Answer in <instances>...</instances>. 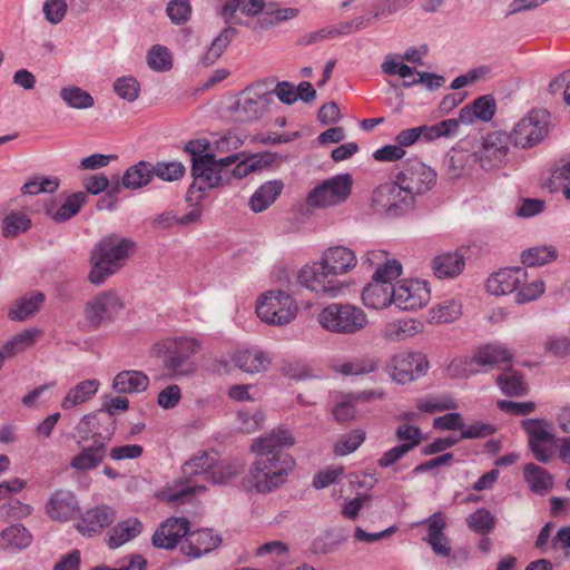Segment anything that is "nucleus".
Returning <instances> with one entry per match:
<instances>
[{
    "label": "nucleus",
    "instance_id": "nucleus-1",
    "mask_svg": "<svg viewBox=\"0 0 570 570\" xmlns=\"http://www.w3.org/2000/svg\"><path fill=\"white\" fill-rule=\"evenodd\" d=\"M294 443V436L284 428H275L253 442L252 450L256 453V459L247 476L252 490L271 493L286 483L295 461L284 448Z\"/></svg>",
    "mask_w": 570,
    "mask_h": 570
},
{
    "label": "nucleus",
    "instance_id": "nucleus-2",
    "mask_svg": "<svg viewBox=\"0 0 570 570\" xmlns=\"http://www.w3.org/2000/svg\"><path fill=\"white\" fill-rule=\"evenodd\" d=\"M356 263L353 250L344 246L331 247L323 253L320 262L301 269L298 281L312 292L337 297L343 293V286L337 276L354 268Z\"/></svg>",
    "mask_w": 570,
    "mask_h": 570
},
{
    "label": "nucleus",
    "instance_id": "nucleus-3",
    "mask_svg": "<svg viewBox=\"0 0 570 570\" xmlns=\"http://www.w3.org/2000/svg\"><path fill=\"white\" fill-rule=\"evenodd\" d=\"M135 249L136 243L119 234L112 233L101 237L90 253L89 282L94 285L104 284L125 266Z\"/></svg>",
    "mask_w": 570,
    "mask_h": 570
},
{
    "label": "nucleus",
    "instance_id": "nucleus-4",
    "mask_svg": "<svg viewBox=\"0 0 570 570\" xmlns=\"http://www.w3.org/2000/svg\"><path fill=\"white\" fill-rule=\"evenodd\" d=\"M183 478H185V485L176 489H169L164 493L167 502L173 504H181L187 501L198 491H204L205 485L198 483L200 480L210 482L213 484H222L227 482L230 473L225 474L217 465V460L207 452L195 455L189 459L181 466Z\"/></svg>",
    "mask_w": 570,
    "mask_h": 570
},
{
    "label": "nucleus",
    "instance_id": "nucleus-5",
    "mask_svg": "<svg viewBox=\"0 0 570 570\" xmlns=\"http://www.w3.org/2000/svg\"><path fill=\"white\" fill-rule=\"evenodd\" d=\"M200 344L191 337H175L164 340L155 345V354L161 360V367L168 379L191 377L197 371L193 360Z\"/></svg>",
    "mask_w": 570,
    "mask_h": 570
},
{
    "label": "nucleus",
    "instance_id": "nucleus-6",
    "mask_svg": "<svg viewBox=\"0 0 570 570\" xmlns=\"http://www.w3.org/2000/svg\"><path fill=\"white\" fill-rule=\"evenodd\" d=\"M317 321L324 330L346 335L362 331L368 323L366 313L350 303L328 304L318 313Z\"/></svg>",
    "mask_w": 570,
    "mask_h": 570
},
{
    "label": "nucleus",
    "instance_id": "nucleus-7",
    "mask_svg": "<svg viewBox=\"0 0 570 570\" xmlns=\"http://www.w3.org/2000/svg\"><path fill=\"white\" fill-rule=\"evenodd\" d=\"M353 178L351 174H340L315 186L307 195L311 207L325 208L344 203L351 195Z\"/></svg>",
    "mask_w": 570,
    "mask_h": 570
},
{
    "label": "nucleus",
    "instance_id": "nucleus-8",
    "mask_svg": "<svg viewBox=\"0 0 570 570\" xmlns=\"http://www.w3.org/2000/svg\"><path fill=\"white\" fill-rule=\"evenodd\" d=\"M436 183V173L417 158L407 159L394 175V188L405 189L417 196L430 190Z\"/></svg>",
    "mask_w": 570,
    "mask_h": 570
},
{
    "label": "nucleus",
    "instance_id": "nucleus-9",
    "mask_svg": "<svg viewBox=\"0 0 570 570\" xmlns=\"http://www.w3.org/2000/svg\"><path fill=\"white\" fill-rule=\"evenodd\" d=\"M296 312L294 299L283 291L267 292L256 306V314L263 322L277 326L288 324Z\"/></svg>",
    "mask_w": 570,
    "mask_h": 570
},
{
    "label": "nucleus",
    "instance_id": "nucleus-10",
    "mask_svg": "<svg viewBox=\"0 0 570 570\" xmlns=\"http://www.w3.org/2000/svg\"><path fill=\"white\" fill-rule=\"evenodd\" d=\"M548 112L543 109H534L522 118L514 127L510 142L517 147L531 148L540 142L548 134Z\"/></svg>",
    "mask_w": 570,
    "mask_h": 570
},
{
    "label": "nucleus",
    "instance_id": "nucleus-11",
    "mask_svg": "<svg viewBox=\"0 0 570 570\" xmlns=\"http://www.w3.org/2000/svg\"><path fill=\"white\" fill-rule=\"evenodd\" d=\"M363 304L368 308L383 309L392 305V259L377 267L361 294Z\"/></svg>",
    "mask_w": 570,
    "mask_h": 570
},
{
    "label": "nucleus",
    "instance_id": "nucleus-12",
    "mask_svg": "<svg viewBox=\"0 0 570 570\" xmlns=\"http://www.w3.org/2000/svg\"><path fill=\"white\" fill-rule=\"evenodd\" d=\"M190 171L194 183L187 190V200H191L195 190L205 193L229 184L228 174H222L216 168L214 154H205L203 157L194 159Z\"/></svg>",
    "mask_w": 570,
    "mask_h": 570
},
{
    "label": "nucleus",
    "instance_id": "nucleus-13",
    "mask_svg": "<svg viewBox=\"0 0 570 570\" xmlns=\"http://www.w3.org/2000/svg\"><path fill=\"white\" fill-rule=\"evenodd\" d=\"M76 431L79 435L78 444L92 440V442L104 441L107 445L115 434L116 419L100 409L83 415L76 425Z\"/></svg>",
    "mask_w": 570,
    "mask_h": 570
},
{
    "label": "nucleus",
    "instance_id": "nucleus-14",
    "mask_svg": "<svg viewBox=\"0 0 570 570\" xmlns=\"http://www.w3.org/2000/svg\"><path fill=\"white\" fill-rule=\"evenodd\" d=\"M431 298L426 281L403 279L394 283V306L402 311H416Z\"/></svg>",
    "mask_w": 570,
    "mask_h": 570
},
{
    "label": "nucleus",
    "instance_id": "nucleus-15",
    "mask_svg": "<svg viewBox=\"0 0 570 570\" xmlns=\"http://www.w3.org/2000/svg\"><path fill=\"white\" fill-rule=\"evenodd\" d=\"M272 101V94L257 92L253 88H247L233 106L235 120L250 122L259 119Z\"/></svg>",
    "mask_w": 570,
    "mask_h": 570
},
{
    "label": "nucleus",
    "instance_id": "nucleus-16",
    "mask_svg": "<svg viewBox=\"0 0 570 570\" xmlns=\"http://www.w3.org/2000/svg\"><path fill=\"white\" fill-rule=\"evenodd\" d=\"M430 367L421 352H403L394 356V382L407 384L423 377Z\"/></svg>",
    "mask_w": 570,
    "mask_h": 570
},
{
    "label": "nucleus",
    "instance_id": "nucleus-17",
    "mask_svg": "<svg viewBox=\"0 0 570 570\" xmlns=\"http://www.w3.org/2000/svg\"><path fill=\"white\" fill-rule=\"evenodd\" d=\"M510 137L505 132L494 131L483 139L482 149L478 154V163L484 170L500 167L509 153Z\"/></svg>",
    "mask_w": 570,
    "mask_h": 570
},
{
    "label": "nucleus",
    "instance_id": "nucleus-18",
    "mask_svg": "<svg viewBox=\"0 0 570 570\" xmlns=\"http://www.w3.org/2000/svg\"><path fill=\"white\" fill-rule=\"evenodd\" d=\"M122 304L114 292H104L95 296L86 304V318L95 328L101 323L112 320L119 313Z\"/></svg>",
    "mask_w": 570,
    "mask_h": 570
},
{
    "label": "nucleus",
    "instance_id": "nucleus-19",
    "mask_svg": "<svg viewBox=\"0 0 570 570\" xmlns=\"http://www.w3.org/2000/svg\"><path fill=\"white\" fill-rule=\"evenodd\" d=\"M189 525L186 518L170 517L164 520L151 538L153 546L165 550L175 549L183 538L186 539Z\"/></svg>",
    "mask_w": 570,
    "mask_h": 570
},
{
    "label": "nucleus",
    "instance_id": "nucleus-20",
    "mask_svg": "<svg viewBox=\"0 0 570 570\" xmlns=\"http://www.w3.org/2000/svg\"><path fill=\"white\" fill-rule=\"evenodd\" d=\"M529 278L523 267H507L493 273L487 281V291L492 295L517 293L521 284Z\"/></svg>",
    "mask_w": 570,
    "mask_h": 570
},
{
    "label": "nucleus",
    "instance_id": "nucleus-21",
    "mask_svg": "<svg viewBox=\"0 0 570 570\" xmlns=\"http://www.w3.org/2000/svg\"><path fill=\"white\" fill-rule=\"evenodd\" d=\"M222 543V537L214 533L212 529H198L196 531L188 530V534L180 546L183 554L191 558H199L209 553Z\"/></svg>",
    "mask_w": 570,
    "mask_h": 570
},
{
    "label": "nucleus",
    "instance_id": "nucleus-22",
    "mask_svg": "<svg viewBox=\"0 0 570 570\" xmlns=\"http://www.w3.org/2000/svg\"><path fill=\"white\" fill-rule=\"evenodd\" d=\"M478 163V154L460 146L452 147L445 155L443 166L449 179L455 180L468 174Z\"/></svg>",
    "mask_w": 570,
    "mask_h": 570
},
{
    "label": "nucleus",
    "instance_id": "nucleus-23",
    "mask_svg": "<svg viewBox=\"0 0 570 570\" xmlns=\"http://www.w3.org/2000/svg\"><path fill=\"white\" fill-rule=\"evenodd\" d=\"M116 512L112 508L101 504L89 509L76 524L77 530L87 537L100 533L105 528L114 523Z\"/></svg>",
    "mask_w": 570,
    "mask_h": 570
},
{
    "label": "nucleus",
    "instance_id": "nucleus-24",
    "mask_svg": "<svg viewBox=\"0 0 570 570\" xmlns=\"http://www.w3.org/2000/svg\"><path fill=\"white\" fill-rule=\"evenodd\" d=\"M76 495L68 490H57L46 504L47 514L56 521H67L79 512Z\"/></svg>",
    "mask_w": 570,
    "mask_h": 570
},
{
    "label": "nucleus",
    "instance_id": "nucleus-25",
    "mask_svg": "<svg viewBox=\"0 0 570 570\" xmlns=\"http://www.w3.org/2000/svg\"><path fill=\"white\" fill-rule=\"evenodd\" d=\"M425 523L428 524V533L423 540L429 543L433 552L439 556L446 558L451 553L450 540L444 534L446 527L445 517L441 511L431 514Z\"/></svg>",
    "mask_w": 570,
    "mask_h": 570
},
{
    "label": "nucleus",
    "instance_id": "nucleus-26",
    "mask_svg": "<svg viewBox=\"0 0 570 570\" xmlns=\"http://www.w3.org/2000/svg\"><path fill=\"white\" fill-rule=\"evenodd\" d=\"M431 268L434 276L440 279L455 278L465 268L464 254L460 249L441 253L431 261Z\"/></svg>",
    "mask_w": 570,
    "mask_h": 570
},
{
    "label": "nucleus",
    "instance_id": "nucleus-27",
    "mask_svg": "<svg viewBox=\"0 0 570 570\" xmlns=\"http://www.w3.org/2000/svg\"><path fill=\"white\" fill-rule=\"evenodd\" d=\"M107 445L104 441H95L88 446H83L80 453L70 461V466L77 471H89L100 465L106 456Z\"/></svg>",
    "mask_w": 570,
    "mask_h": 570
},
{
    "label": "nucleus",
    "instance_id": "nucleus-28",
    "mask_svg": "<svg viewBox=\"0 0 570 570\" xmlns=\"http://www.w3.org/2000/svg\"><path fill=\"white\" fill-rule=\"evenodd\" d=\"M149 382L148 375L144 372L126 370L115 376L112 389L121 394L141 393L148 389Z\"/></svg>",
    "mask_w": 570,
    "mask_h": 570
},
{
    "label": "nucleus",
    "instance_id": "nucleus-29",
    "mask_svg": "<svg viewBox=\"0 0 570 570\" xmlns=\"http://www.w3.org/2000/svg\"><path fill=\"white\" fill-rule=\"evenodd\" d=\"M513 354L501 344H485L480 346L473 354V360L479 366H498L502 364H510Z\"/></svg>",
    "mask_w": 570,
    "mask_h": 570
},
{
    "label": "nucleus",
    "instance_id": "nucleus-30",
    "mask_svg": "<svg viewBox=\"0 0 570 570\" xmlns=\"http://www.w3.org/2000/svg\"><path fill=\"white\" fill-rule=\"evenodd\" d=\"M100 382L96 379L85 380L71 387L61 401L63 410H71L80 404L88 402L96 395Z\"/></svg>",
    "mask_w": 570,
    "mask_h": 570
},
{
    "label": "nucleus",
    "instance_id": "nucleus-31",
    "mask_svg": "<svg viewBox=\"0 0 570 570\" xmlns=\"http://www.w3.org/2000/svg\"><path fill=\"white\" fill-rule=\"evenodd\" d=\"M383 392L363 391L350 393L342 396L333 410V414L338 422H347L354 419V404L360 401H370L374 397H382Z\"/></svg>",
    "mask_w": 570,
    "mask_h": 570
},
{
    "label": "nucleus",
    "instance_id": "nucleus-32",
    "mask_svg": "<svg viewBox=\"0 0 570 570\" xmlns=\"http://www.w3.org/2000/svg\"><path fill=\"white\" fill-rule=\"evenodd\" d=\"M284 183L279 179L269 180L259 186L249 199V207L255 213L267 209L281 195Z\"/></svg>",
    "mask_w": 570,
    "mask_h": 570
},
{
    "label": "nucleus",
    "instance_id": "nucleus-33",
    "mask_svg": "<svg viewBox=\"0 0 570 570\" xmlns=\"http://www.w3.org/2000/svg\"><path fill=\"white\" fill-rule=\"evenodd\" d=\"M153 178V164L140 160L126 169L121 178V184L122 187L127 189H139L147 186Z\"/></svg>",
    "mask_w": 570,
    "mask_h": 570
},
{
    "label": "nucleus",
    "instance_id": "nucleus-34",
    "mask_svg": "<svg viewBox=\"0 0 570 570\" xmlns=\"http://www.w3.org/2000/svg\"><path fill=\"white\" fill-rule=\"evenodd\" d=\"M45 294L41 292H33L24 295L12 305L9 309L8 316L11 321H24L37 313L45 302Z\"/></svg>",
    "mask_w": 570,
    "mask_h": 570
},
{
    "label": "nucleus",
    "instance_id": "nucleus-35",
    "mask_svg": "<svg viewBox=\"0 0 570 570\" xmlns=\"http://www.w3.org/2000/svg\"><path fill=\"white\" fill-rule=\"evenodd\" d=\"M141 531L142 523L138 519L130 518L121 521L110 530L108 546L111 549L119 548L124 543L135 539Z\"/></svg>",
    "mask_w": 570,
    "mask_h": 570
},
{
    "label": "nucleus",
    "instance_id": "nucleus-36",
    "mask_svg": "<svg viewBox=\"0 0 570 570\" xmlns=\"http://www.w3.org/2000/svg\"><path fill=\"white\" fill-rule=\"evenodd\" d=\"M32 537L22 524H12L0 533V548L4 550H22L30 546Z\"/></svg>",
    "mask_w": 570,
    "mask_h": 570
},
{
    "label": "nucleus",
    "instance_id": "nucleus-37",
    "mask_svg": "<svg viewBox=\"0 0 570 570\" xmlns=\"http://www.w3.org/2000/svg\"><path fill=\"white\" fill-rule=\"evenodd\" d=\"M396 438L403 443L394 446V463L417 446L423 439L421 429L410 424L400 425L396 429Z\"/></svg>",
    "mask_w": 570,
    "mask_h": 570
},
{
    "label": "nucleus",
    "instance_id": "nucleus-38",
    "mask_svg": "<svg viewBox=\"0 0 570 570\" xmlns=\"http://www.w3.org/2000/svg\"><path fill=\"white\" fill-rule=\"evenodd\" d=\"M497 384L507 396H523L528 393V386L523 375L512 367H508L497 377Z\"/></svg>",
    "mask_w": 570,
    "mask_h": 570
},
{
    "label": "nucleus",
    "instance_id": "nucleus-39",
    "mask_svg": "<svg viewBox=\"0 0 570 570\" xmlns=\"http://www.w3.org/2000/svg\"><path fill=\"white\" fill-rule=\"evenodd\" d=\"M234 364L244 372L258 373L266 370L268 360L261 351L243 350L233 355Z\"/></svg>",
    "mask_w": 570,
    "mask_h": 570
},
{
    "label": "nucleus",
    "instance_id": "nucleus-40",
    "mask_svg": "<svg viewBox=\"0 0 570 570\" xmlns=\"http://www.w3.org/2000/svg\"><path fill=\"white\" fill-rule=\"evenodd\" d=\"M558 249L553 245L534 246L521 253V262L528 267L542 266L556 261Z\"/></svg>",
    "mask_w": 570,
    "mask_h": 570
},
{
    "label": "nucleus",
    "instance_id": "nucleus-41",
    "mask_svg": "<svg viewBox=\"0 0 570 570\" xmlns=\"http://www.w3.org/2000/svg\"><path fill=\"white\" fill-rule=\"evenodd\" d=\"M524 480L531 491L538 494H544L552 487V476L543 468L534 463L524 465Z\"/></svg>",
    "mask_w": 570,
    "mask_h": 570
},
{
    "label": "nucleus",
    "instance_id": "nucleus-42",
    "mask_svg": "<svg viewBox=\"0 0 570 570\" xmlns=\"http://www.w3.org/2000/svg\"><path fill=\"white\" fill-rule=\"evenodd\" d=\"M87 200L88 196L85 191L72 193L56 212L51 213L48 210V215L56 223H63L77 215Z\"/></svg>",
    "mask_w": 570,
    "mask_h": 570
},
{
    "label": "nucleus",
    "instance_id": "nucleus-43",
    "mask_svg": "<svg viewBox=\"0 0 570 570\" xmlns=\"http://www.w3.org/2000/svg\"><path fill=\"white\" fill-rule=\"evenodd\" d=\"M420 127L423 142L453 137L458 134V121L455 118L444 119L433 125H422Z\"/></svg>",
    "mask_w": 570,
    "mask_h": 570
},
{
    "label": "nucleus",
    "instance_id": "nucleus-44",
    "mask_svg": "<svg viewBox=\"0 0 570 570\" xmlns=\"http://www.w3.org/2000/svg\"><path fill=\"white\" fill-rule=\"evenodd\" d=\"M31 227V219L26 213L11 212L2 220V235L6 238H14L26 233Z\"/></svg>",
    "mask_w": 570,
    "mask_h": 570
},
{
    "label": "nucleus",
    "instance_id": "nucleus-45",
    "mask_svg": "<svg viewBox=\"0 0 570 570\" xmlns=\"http://www.w3.org/2000/svg\"><path fill=\"white\" fill-rule=\"evenodd\" d=\"M60 97L68 107L75 109H88L95 104L92 96L88 91L76 86L62 88Z\"/></svg>",
    "mask_w": 570,
    "mask_h": 570
},
{
    "label": "nucleus",
    "instance_id": "nucleus-46",
    "mask_svg": "<svg viewBox=\"0 0 570 570\" xmlns=\"http://www.w3.org/2000/svg\"><path fill=\"white\" fill-rule=\"evenodd\" d=\"M466 524L470 530L488 535L495 528V518L490 510L481 508L469 515Z\"/></svg>",
    "mask_w": 570,
    "mask_h": 570
},
{
    "label": "nucleus",
    "instance_id": "nucleus-47",
    "mask_svg": "<svg viewBox=\"0 0 570 570\" xmlns=\"http://www.w3.org/2000/svg\"><path fill=\"white\" fill-rule=\"evenodd\" d=\"M547 422L539 419L522 421V428L529 436V445L552 442L554 436L546 429Z\"/></svg>",
    "mask_w": 570,
    "mask_h": 570
},
{
    "label": "nucleus",
    "instance_id": "nucleus-48",
    "mask_svg": "<svg viewBox=\"0 0 570 570\" xmlns=\"http://www.w3.org/2000/svg\"><path fill=\"white\" fill-rule=\"evenodd\" d=\"M462 314V306L454 299L444 301L432 307L430 315L435 323H452Z\"/></svg>",
    "mask_w": 570,
    "mask_h": 570
},
{
    "label": "nucleus",
    "instance_id": "nucleus-49",
    "mask_svg": "<svg viewBox=\"0 0 570 570\" xmlns=\"http://www.w3.org/2000/svg\"><path fill=\"white\" fill-rule=\"evenodd\" d=\"M154 177L173 183L181 179L186 174V167L180 161H157L153 164Z\"/></svg>",
    "mask_w": 570,
    "mask_h": 570
},
{
    "label": "nucleus",
    "instance_id": "nucleus-50",
    "mask_svg": "<svg viewBox=\"0 0 570 570\" xmlns=\"http://www.w3.org/2000/svg\"><path fill=\"white\" fill-rule=\"evenodd\" d=\"M148 67L158 72L168 71L173 67V59L168 48L161 45H155L147 53Z\"/></svg>",
    "mask_w": 570,
    "mask_h": 570
},
{
    "label": "nucleus",
    "instance_id": "nucleus-51",
    "mask_svg": "<svg viewBox=\"0 0 570 570\" xmlns=\"http://www.w3.org/2000/svg\"><path fill=\"white\" fill-rule=\"evenodd\" d=\"M419 141H422V130L420 126L401 130L394 137V142H396V145H394V161L405 156L404 147L413 146Z\"/></svg>",
    "mask_w": 570,
    "mask_h": 570
},
{
    "label": "nucleus",
    "instance_id": "nucleus-52",
    "mask_svg": "<svg viewBox=\"0 0 570 570\" xmlns=\"http://www.w3.org/2000/svg\"><path fill=\"white\" fill-rule=\"evenodd\" d=\"M60 186L58 177L37 176L21 187L23 195H38L40 193H55Z\"/></svg>",
    "mask_w": 570,
    "mask_h": 570
},
{
    "label": "nucleus",
    "instance_id": "nucleus-53",
    "mask_svg": "<svg viewBox=\"0 0 570 570\" xmlns=\"http://www.w3.org/2000/svg\"><path fill=\"white\" fill-rule=\"evenodd\" d=\"M379 368V360L363 357L354 358L340 365L338 372L343 375H362Z\"/></svg>",
    "mask_w": 570,
    "mask_h": 570
},
{
    "label": "nucleus",
    "instance_id": "nucleus-54",
    "mask_svg": "<svg viewBox=\"0 0 570 570\" xmlns=\"http://www.w3.org/2000/svg\"><path fill=\"white\" fill-rule=\"evenodd\" d=\"M372 207L380 215L390 213L392 209V183H384L373 191Z\"/></svg>",
    "mask_w": 570,
    "mask_h": 570
},
{
    "label": "nucleus",
    "instance_id": "nucleus-55",
    "mask_svg": "<svg viewBox=\"0 0 570 570\" xmlns=\"http://www.w3.org/2000/svg\"><path fill=\"white\" fill-rule=\"evenodd\" d=\"M546 286L542 279H534L532 282H524L521 284L515 293V302L524 304L539 298L544 293Z\"/></svg>",
    "mask_w": 570,
    "mask_h": 570
},
{
    "label": "nucleus",
    "instance_id": "nucleus-56",
    "mask_svg": "<svg viewBox=\"0 0 570 570\" xmlns=\"http://www.w3.org/2000/svg\"><path fill=\"white\" fill-rule=\"evenodd\" d=\"M115 92L127 101H135L140 91L139 82L131 76L120 77L114 82Z\"/></svg>",
    "mask_w": 570,
    "mask_h": 570
},
{
    "label": "nucleus",
    "instance_id": "nucleus-57",
    "mask_svg": "<svg viewBox=\"0 0 570 570\" xmlns=\"http://www.w3.org/2000/svg\"><path fill=\"white\" fill-rule=\"evenodd\" d=\"M166 13L174 24L186 23L191 14L189 0H170L167 4Z\"/></svg>",
    "mask_w": 570,
    "mask_h": 570
},
{
    "label": "nucleus",
    "instance_id": "nucleus-58",
    "mask_svg": "<svg viewBox=\"0 0 570 570\" xmlns=\"http://www.w3.org/2000/svg\"><path fill=\"white\" fill-rule=\"evenodd\" d=\"M416 196L405 189L394 188V217L412 213L415 208Z\"/></svg>",
    "mask_w": 570,
    "mask_h": 570
},
{
    "label": "nucleus",
    "instance_id": "nucleus-59",
    "mask_svg": "<svg viewBox=\"0 0 570 570\" xmlns=\"http://www.w3.org/2000/svg\"><path fill=\"white\" fill-rule=\"evenodd\" d=\"M475 361L472 357H458L451 361L448 366V374L452 379H465L472 374L478 373V370L473 368Z\"/></svg>",
    "mask_w": 570,
    "mask_h": 570
},
{
    "label": "nucleus",
    "instance_id": "nucleus-60",
    "mask_svg": "<svg viewBox=\"0 0 570 570\" xmlns=\"http://www.w3.org/2000/svg\"><path fill=\"white\" fill-rule=\"evenodd\" d=\"M365 433L361 430L345 434L335 444V453L337 455H346L354 452L364 441Z\"/></svg>",
    "mask_w": 570,
    "mask_h": 570
},
{
    "label": "nucleus",
    "instance_id": "nucleus-61",
    "mask_svg": "<svg viewBox=\"0 0 570 570\" xmlns=\"http://www.w3.org/2000/svg\"><path fill=\"white\" fill-rule=\"evenodd\" d=\"M36 333L32 331H23L14 335L11 340L3 344L4 350L12 357L16 353L31 346L35 342Z\"/></svg>",
    "mask_w": 570,
    "mask_h": 570
},
{
    "label": "nucleus",
    "instance_id": "nucleus-62",
    "mask_svg": "<svg viewBox=\"0 0 570 570\" xmlns=\"http://www.w3.org/2000/svg\"><path fill=\"white\" fill-rule=\"evenodd\" d=\"M66 0H46L42 7L46 19L52 23H59L67 13Z\"/></svg>",
    "mask_w": 570,
    "mask_h": 570
},
{
    "label": "nucleus",
    "instance_id": "nucleus-63",
    "mask_svg": "<svg viewBox=\"0 0 570 570\" xmlns=\"http://www.w3.org/2000/svg\"><path fill=\"white\" fill-rule=\"evenodd\" d=\"M544 348L556 357L570 355V336H548Z\"/></svg>",
    "mask_w": 570,
    "mask_h": 570
},
{
    "label": "nucleus",
    "instance_id": "nucleus-64",
    "mask_svg": "<svg viewBox=\"0 0 570 570\" xmlns=\"http://www.w3.org/2000/svg\"><path fill=\"white\" fill-rule=\"evenodd\" d=\"M147 566L146 559L140 554H134L121 560L116 568L106 564H99L90 570H145Z\"/></svg>",
    "mask_w": 570,
    "mask_h": 570
}]
</instances>
